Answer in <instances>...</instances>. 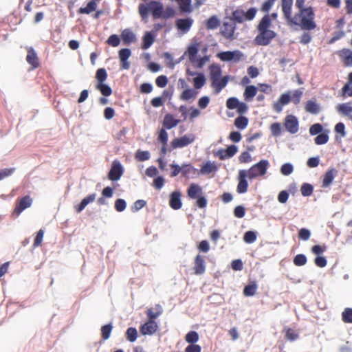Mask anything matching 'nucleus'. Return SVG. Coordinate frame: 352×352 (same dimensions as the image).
I'll return each mask as SVG.
<instances>
[{
    "mask_svg": "<svg viewBox=\"0 0 352 352\" xmlns=\"http://www.w3.org/2000/svg\"><path fill=\"white\" fill-rule=\"evenodd\" d=\"M287 23L299 26L303 30H315L317 25L315 22V12L313 8L309 6L305 10L298 11Z\"/></svg>",
    "mask_w": 352,
    "mask_h": 352,
    "instance_id": "obj_1",
    "label": "nucleus"
},
{
    "mask_svg": "<svg viewBox=\"0 0 352 352\" xmlns=\"http://www.w3.org/2000/svg\"><path fill=\"white\" fill-rule=\"evenodd\" d=\"M272 24L270 23L268 16H263L256 26L258 34L254 38V43L257 45H268L275 38L277 34L271 30Z\"/></svg>",
    "mask_w": 352,
    "mask_h": 352,
    "instance_id": "obj_2",
    "label": "nucleus"
},
{
    "mask_svg": "<svg viewBox=\"0 0 352 352\" xmlns=\"http://www.w3.org/2000/svg\"><path fill=\"white\" fill-rule=\"evenodd\" d=\"M164 6L162 3L157 1H151L146 3H140L138 6V12L142 21H147L149 13L153 19H159L162 16Z\"/></svg>",
    "mask_w": 352,
    "mask_h": 352,
    "instance_id": "obj_3",
    "label": "nucleus"
},
{
    "mask_svg": "<svg viewBox=\"0 0 352 352\" xmlns=\"http://www.w3.org/2000/svg\"><path fill=\"white\" fill-rule=\"evenodd\" d=\"M209 70L211 87L214 89V94H218L227 85L229 76L221 77L222 70L218 65L212 64L210 66Z\"/></svg>",
    "mask_w": 352,
    "mask_h": 352,
    "instance_id": "obj_4",
    "label": "nucleus"
},
{
    "mask_svg": "<svg viewBox=\"0 0 352 352\" xmlns=\"http://www.w3.org/2000/svg\"><path fill=\"white\" fill-rule=\"evenodd\" d=\"M269 166V162L267 160H262L257 164L253 165L249 170H246L248 178L254 179L259 176H263L266 173Z\"/></svg>",
    "mask_w": 352,
    "mask_h": 352,
    "instance_id": "obj_5",
    "label": "nucleus"
},
{
    "mask_svg": "<svg viewBox=\"0 0 352 352\" xmlns=\"http://www.w3.org/2000/svg\"><path fill=\"white\" fill-rule=\"evenodd\" d=\"M256 12L255 8H251L247 12L236 10L232 12V19L235 22L242 23L245 21H252L255 17Z\"/></svg>",
    "mask_w": 352,
    "mask_h": 352,
    "instance_id": "obj_6",
    "label": "nucleus"
},
{
    "mask_svg": "<svg viewBox=\"0 0 352 352\" xmlns=\"http://www.w3.org/2000/svg\"><path fill=\"white\" fill-rule=\"evenodd\" d=\"M235 30L236 24L232 19H230L229 21L223 23L220 29V33L225 38L232 41L235 38Z\"/></svg>",
    "mask_w": 352,
    "mask_h": 352,
    "instance_id": "obj_7",
    "label": "nucleus"
},
{
    "mask_svg": "<svg viewBox=\"0 0 352 352\" xmlns=\"http://www.w3.org/2000/svg\"><path fill=\"white\" fill-rule=\"evenodd\" d=\"M32 199L29 195L18 199L16 201L15 208L12 212V214L18 217L24 210L31 206Z\"/></svg>",
    "mask_w": 352,
    "mask_h": 352,
    "instance_id": "obj_8",
    "label": "nucleus"
},
{
    "mask_svg": "<svg viewBox=\"0 0 352 352\" xmlns=\"http://www.w3.org/2000/svg\"><path fill=\"white\" fill-rule=\"evenodd\" d=\"M195 140V135L192 133L185 135L181 138H175L170 142L171 147L175 149L183 148L190 144Z\"/></svg>",
    "mask_w": 352,
    "mask_h": 352,
    "instance_id": "obj_9",
    "label": "nucleus"
},
{
    "mask_svg": "<svg viewBox=\"0 0 352 352\" xmlns=\"http://www.w3.org/2000/svg\"><path fill=\"white\" fill-rule=\"evenodd\" d=\"M217 57L222 61L234 60V62H238L243 57V54L239 50L226 51L219 53Z\"/></svg>",
    "mask_w": 352,
    "mask_h": 352,
    "instance_id": "obj_10",
    "label": "nucleus"
},
{
    "mask_svg": "<svg viewBox=\"0 0 352 352\" xmlns=\"http://www.w3.org/2000/svg\"><path fill=\"white\" fill-rule=\"evenodd\" d=\"M122 174L123 168L120 162L118 160H114L109 172L108 178L111 181H117L120 179Z\"/></svg>",
    "mask_w": 352,
    "mask_h": 352,
    "instance_id": "obj_11",
    "label": "nucleus"
},
{
    "mask_svg": "<svg viewBox=\"0 0 352 352\" xmlns=\"http://www.w3.org/2000/svg\"><path fill=\"white\" fill-rule=\"evenodd\" d=\"M248 174L245 170H241L239 172L238 176V185L236 187V191L239 194H243L247 192L248 188V183L246 180Z\"/></svg>",
    "mask_w": 352,
    "mask_h": 352,
    "instance_id": "obj_12",
    "label": "nucleus"
},
{
    "mask_svg": "<svg viewBox=\"0 0 352 352\" xmlns=\"http://www.w3.org/2000/svg\"><path fill=\"white\" fill-rule=\"evenodd\" d=\"M284 126L290 133H296L298 131V121L293 115H288L285 119Z\"/></svg>",
    "mask_w": 352,
    "mask_h": 352,
    "instance_id": "obj_13",
    "label": "nucleus"
},
{
    "mask_svg": "<svg viewBox=\"0 0 352 352\" xmlns=\"http://www.w3.org/2000/svg\"><path fill=\"white\" fill-rule=\"evenodd\" d=\"M238 151V148L235 145H230L227 148L219 149L214 155L218 157L221 160L230 158L233 157Z\"/></svg>",
    "mask_w": 352,
    "mask_h": 352,
    "instance_id": "obj_14",
    "label": "nucleus"
},
{
    "mask_svg": "<svg viewBox=\"0 0 352 352\" xmlns=\"http://www.w3.org/2000/svg\"><path fill=\"white\" fill-rule=\"evenodd\" d=\"M193 271L196 275H201L206 271V263L204 257L200 254H197L193 262Z\"/></svg>",
    "mask_w": 352,
    "mask_h": 352,
    "instance_id": "obj_15",
    "label": "nucleus"
},
{
    "mask_svg": "<svg viewBox=\"0 0 352 352\" xmlns=\"http://www.w3.org/2000/svg\"><path fill=\"white\" fill-rule=\"evenodd\" d=\"M26 61L31 65L32 69H36L40 66L39 59L33 47L27 48Z\"/></svg>",
    "mask_w": 352,
    "mask_h": 352,
    "instance_id": "obj_16",
    "label": "nucleus"
},
{
    "mask_svg": "<svg viewBox=\"0 0 352 352\" xmlns=\"http://www.w3.org/2000/svg\"><path fill=\"white\" fill-rule=\"evenodd\" d=\"M291 101V96L289 93H285L280 95L279 99L277 102H274L273 104L274 110L280 113L283 110V107L289 103Z\"/></svg>",
    "mask_w": 352,
    "mask_h": 352,
    "instance_id": "obj_17",
    "label": "nucleus"
},
{
    "mask_svg": "<svg viewBox=\"0 0 352 352\" xmlns=\"http://www.w3.org/2000/svg\"><path fill=\"white\" fill-rule=\"evenodd\" d=\"M158 328L155 321L148 320L140 328V331L142 335L154 334Z\"/></svg>",
    "mask_w": 352,
    "mask_h": 352,
    "instance_id": "obj_18",
    "label": "nucleus"
},
{
    "mask_svg": "<svg viewBox=\"0 0 352 352\" xmlns=\"http://www.w3.org/2000/svg\"><path fill=\"white\" fill-rule=\"evenodd\" d=\"M192 23L193 20L191 18L179 19L176 21L175 25L178 30L186 33L190 30Z\"/></svg>",
    "mask_w": 352,
    "mask_h": 352,
    "instance_id": "obj_19",
    "label": "nucleus"
},
{
    "mask_svg": "<svg viewBox=\"0 0 352 352\" xmlns=\"http://www.w3.org/2000/svg\"><path fill=\"white\" fill-rule=\"evenodd\" d=\"M181 192L174 191L170 195L169 205L173 210H179L182 208Z\"/></svg>",
    "mask_w": 352,
    "mask_h": 352,
    "instance_id": "obj_20",
    "label": "nucleus"
},
{
    "mask_svg": "<svg viewBox=\"0 0 352 352\" xmlns=\"http://www.w3.org/2000/svg\"><path fill=\"white\" fill-rule=\"evenodd\" d=\"M337 175L338 170L336 168H329L323 176L322 186L323 188H327L329 186L332 184L334 178L336 177Z\"/></svg>",
    "mask_w": 352,
    "mask_h": 352,
    "instance_id": "obj_21",
    "label": "nucleus"
},
{
    "mask_svg": "<svg viewBox=\"0 0 352 352\" xmlns=\"http://www.w3.org/2000/svg\"><path fill=\"white\" fill-rule=\"evenodd\" d=\"M131 52L128 48L122 49L119 51V58L121 62V67L123 69H129L130 64L128 62V58L131 56Z\"/></svg>",
    "mask_w": 352,
    "mask_h": 352,
    "instance_id": "obj_22",
    "label": "nucleus"
},
{
    "mask_svg": "<svg viewBox=\"0 0 352 352\" xmlns=\"http://www.w3.org/2000/svg\"><path fill=\"white\" fill-rule=\"evenodd\" d=\"M293 5V0H282L281 8L283 13L284 18L288 23L292 18V9Z\"/></svg>",
    "mask_w": 352,
    "mask_h": 352,
    "instance_id": "obj_23",
    "label": "nucleus"
},
{
    "mask_svg": "<svg viewBox=\"0 0 352 352\" xmlns=\"http://www.w3.org/2000/svg\"><path fill=\"white\" fill-rule=\"evenodd\" d=\"M217 170L218 166L216 163L214 162L208 161L201 166L199 173L202 175H209L210 173L214 175Z\"/></svg>",
    "mask_w": 352,
    "mask_h": 352,
    "instance_id": "obj_24",
    "label": "nucleus"
},
{
    "mask_svg": "<svg viewBox=\"0 0 352 352\" xmlns=\"http://www.w3.org/2000/svg\"><path fill=\"white\" fill-rule=\"evenodd\" d=\"M96 197V195L95 193H92L82 199V200L78 205L74 206L76 212L77 213L81 212L88 204L95 201Z\"/></svg>",
    "mask_w": 352,
    "mask_h": 352,
    "instance_id": "obj_25",
    "label": "nucleus"
},
{
    "mask_svg": "<svg viewBox=\"0 0 352 352\" xmlns=\"http://www.w3.org/2000/svg\"><path fill=\"white\" fill-rule=\"evenodd\" d=\"M338 55L345 66L349 67L352 65L351 50L349 49H343L339 52Z\"/></svg>",
    "mask_w": 352,
    "mask_h": 352,
    "instance_id": "obj_26",
    "label": "nucleus"
},
{
    "mask_svg": "<svg viewBox=\"0 0 352 352\" xmlns=\"http://www.w3.org/2000/svg\"><path fill=\"white\" fill-rule=\"evenodd\" d=\"M187 194L190 199H197L202 195V188L197 184H191L188 188Z\"/></svg>",
    "mask_w": 352,
    "mask_h": 352,
    "instance_id": "obj_27",
    "label": "nucleus"
},
{
    "mask_svg": "<svg viewBox=\"0 0 352 352\" xmlns=\"http://www.w3.org/2000/svg\"><path fill=\"white\" fill-rule=\"evenodd\" d=\"M121 38L124 44L129 45L136 41V36L130 29H124L121 34Z\"/></svg>",
    "mask_w": 352,
    "mask_h": 352,
    "instance_id": "obj_28",
    "label": "nucleus"
},
{
    "mask_svg": "<svg viewBox=\"0 0 352 352\" xmlns=\"http://www.w3.org/2000/svg\"><path fill=\"white\" fill-rule=\"evenodd\" d=\"M155 41V34L152 32H146L142 37V49H148Z\"/></svg>",
    "mask_w": 352,
    "mask_h": 352,
    "instance_id": "obj_29",
    "label": "nucleus"
},
{
    "mask_svg": "<svg viewBox=\"0 0 352 352\" xmlns=\"http://www.w3.org/2000/svg\"><path fill=\"white\" fill-rule=\"evenodd\" d=\"M179 122V120H177L172 114L168 113L164 116L163 120V126L166 129H170L176 126Z\"/></svg>",
    "mask_w": 352,
    "mask_h": 352,
    "instance_id": "obj_30",
    "label": "nucleus"
},
{
    "mask_svg": "<svg viewBox=\"0 0 352 352\" xmlns=\"http://www.w3.org/2000/svg\"><path fill=\"white\" fill-rule=\"evenodd\" d=\"M197 94L198 91L194 89H186L180 94L179 99L183 101H187L195 98Z\"/></svg>",
    "mask_w": 352,
    "mask_h": 352,
    "instance_id": "obj_31",
    "label": "nucleus"
},
{
    "mask_svg": "<svg viewBox=\"0 0 352 352\" xmlns=\"http://www.w3.org/2000/svg\"><path fill=\"white\" fill-rule=\"evenodd\" d=\"M257 88L254 85H248L245 87L243 97L245 101H251L256 95Z\"/></svg>",
    "mask_w": 352,
    "mask_h": 352,
    "instance_id": "obj_32",
    "label": "nucleus"
},
{
    "mask_svg": "<svg viewBox=\"0 0 352 352\" xmlns=\"http://www.w3.org/2000/svg\"><path fill=\"white\" fill-rule=\"evenodd\" d=\"M198 47L199 43H194L190 45L187 49L188 58L191 63H195L196 61V56L199 51Z\"/></svg>",
    "mask_w": 352,
    "mask_h": 352,
    "instance_id": "obj_33",
    "label": "nucleus"
},
{
    "mask_svg": "<svg viewBox=\"0 0 352 352\" xmlns=\"http://www.w3.org/2000/svg\"><path fill=\"white\" fill-rule=\"evenodd\" d=\"M206 28L208 30H214L217 28L220 25V21L217 18V16H210L207 21L205 22Z\"/></svg>",
    "mask_w": 352,
    "mask_h": 352,
    "instance_id": "obj_34",
    "label": "nucleus"
},
{
    "mask_svg": "<svg viewBox=\"0 0 352 352\" xmlns=\"http://www.w3.org/2000/svg\"><path fill=\"white\" fill-rule=\"evenodd\" d=\"M97 8V3L89 1V2L87 4V6L85 8H80L78 10V14H89L91 12L95 11Z\"/></svg>",
    "mask_w": 352,
    "mask_h": 352,
    "instance_id": "obj_35",
    "label": "nucleus"
},
{
    "mask_svg": "<svg viewBox=\"0 0 352 352\" xmlns=\"http://www.w3.org/2000/svg\"><path fill=\"white\" fill-rule=\"evenodd\" d=\"M283 331L285 333V339L289 341L293 342L297 340L299 337L298 333L292 328L285 327Z\"/></svg>",
    "mask_w": 352,
    "mask_h": 352,
    "instance_id": "obj_36",
    "label": "nucleus"
},
{
    "mask_svg": "<svg viewBox=\"0 0 352 352\" xmlns=\"http://www.w3.org/2000/svg\"><path fill=\"white\" fill-rule=\"evenodd\" d=\"M205 83L206 78L202 73L198 74V75L193 78V86L195 88L194 89L195 90L201 89L202 87H204Z\"/></svg>",
    "mask_w": 352,
    "mask_h": 352,
    "instance_id": "obj_37",
    "label": "nucleus"
},
{
    "mask_svg": "<svg viewBox=\"0 0 352 352\" xmlns=\"http://www.w3.org/2000/svg\"><path fill=\"white\" fill-rule=\"evenodd\" d=\"M257 285L256 282H252L250 284L246 285L243 289V294L245 296H254L257 290Z\"/></svg>",
    "mask_w": 352,
    "mask_h": 352,
    "instance_id": "obj_38",
    "label": "nucleus"
},
{
    "mask_svg": "<svg viewBox=\"0 0 352 352\" xmlns=\"http://www.w3.org/2000/svg\"><path fill=\"white\" fill-rule=\"evenodd\" d=\"M305 110L312 114H317L320 111V107L316 102L308 100L305 104Z\"/></svg>",
    "mask_w": 352,
    "mask_h": 352,
    "instance_id": "obj_39",
    "label": "nucleus"
},
{
    "mask_svg": "<svg viewBox=\"0 0 352 352\" xmlns=\"http://www.w3.org/2000/svg\"><path fill=\"white\" fill-rule=\"evenodd\" d=\"M248 124V119L245 116H239L234 120V126L240 129H244Z\"/></svg>",
    "mask_w": 352,
    "mask_h": 352,
    "instance_id": "obj_40",
    "label": "nucleus"
},
{
    "mask_svg": "<svg viewBox=\"0 0 352 352\" xmlns=\"http://www.w3.org/2000/svg\"><path fill=\"white\" fill-rule=\"evenodd\" d=\"M96 88L99 90L104 96H109L112 94L111 88L104 82L98 83Z\"/></svg>",
    "mask_w": 352,
    "mask_h": 352,
    "instance_id": "obj_41",
    "label": "nucleus"
},
{
    "mask_svg": "<svg viewBox=\"0 0 352 352\" xmlns=\"http://www.w3.org/2000/svg\"><path fill=\"white\" fill-rule=\"evenodd\" d=\"M199 334L195 331H189L185 336V340L189 344H195L199 340Z\"/></svg>",
    "mask_w": 352,
    "mask_h": 352,
    "instance_id": "obj_42",
    "label": "nucleus"
},
{
    "mask_svg": "<svg viewBox=\"0 0 352 352\" xmlns=\"http://www.w3.org/2000/svg\"><path fill=\"white\" fill-rule=\"evenodd\" d=\"M112 329L111 324H107L101 327V336L103 340H106L109 338Z\"/></svg>",
    "mask_w": 352,
    "mask_h": 352,
    "instance_id": "obj_43",
    "label": "nucleus"
},
{
    "mask_svg": "<svg viewBox=\"0 0 352 352\" xmlns=\"http://www.w3.org/2000/svg\"><path fill=\"white\" fill-rule=\"evenodd\" d=\"M96 78L98 83H103L107 78V73L104 68H100L96 71Z\"/></svg>",
    "mask_w": 352,
    "mask_h": 352,
    "instance_id": "obj_44",
    "label": "nucleus"
},
{
    "mask_svg": "<svg viewBox=\"0 0 352 352\" xmlns=\"http://www.w3.org/2000/svg\"><path fill=\"white\" fill-rule=\"evenodd\" d=\"M126 337L129 342H135L138 337V331L136 329L133 327L128 328L126 332Z\"/></svg>",
    "mask_w": 352,
    "mask_h": 352,
    "instance_id": "obj_45",
    "label": "nucleus"
},
{
    "mask_svg": "<svg viewBox=\"0 0 352 352\" xmlns=\"http://www.w3.org/2000/svg\"><path fill=\"white\" fill-rule=\"evenodd\" d=\"M336 109L339 113L344 115H348L352 112V107L349 103L340 104Z\"/></svg>",
    "mask_w": 352,
    "mask_h": 352,
    "instance_id": "obj_46",
    "label": "nucleus"
},
{
    "mask_svg": "<svg viewBox=\"0 0 352 352\" xmlns=\"http://www.w3.org/2000/svg\"><path fill=\"white\" fill-rule=\"evenodd\" d=\"M342 319L345 323H352V309L346 308L342 314Z\"/></svg>",
    "mask_w": 352,
    "mask_h": 352,
    "instance_id": "obj_47",
    "label": "nucleus"
},
{
    "mask_svg": "<svg viewBox=\"0 0 352 352\" xmlns=\"http://www.w3.org/2000/svg\"><path fill=\"white\" fill-rule=\"evenodd\" d=\"M293 262L296 266H302L307 263V257L302 254H297L294 258Z\"/></svg>",
    "mask_w": 352,
    "mask_h": 352,
    "instance_id": "obj_48",
    "label": "nucleus"
},
{
    "mask_svg": "<svg viewBox=\"0 0 352 352\" xmlns=\"http://www.w3.org/2000/svg\"><path fill=\"white\" fill-rule=\"evenodd\" d=\"M300 192L305 197L310 196L313 192V186L309 184L305 183L301 186Z\"/></svg>",
    "mask_w": 352,
    "mask_h": 352,
    "instance_id": "obj_49",
    "label": "nucleus"
},
{
    "mask_svg": "<svg viewBox=\"0 0 352 352\" xmlns=\"http://www.w3.org/2000/svg\"><path fill=\"white\" fill-rule=\"evenodd\" d=\"M43 236H44V230L42 229L39 230L36 234V237L34 238V243H33L34 248L41 245Z\"/></svg>",
    "mask_w": 352,
    "mask_h": 352,
    "instance_id": "obj_50",
    "label": "nucleus"
},
{
    "mask_svg": "<svg viewBox=\"0 0 352 352\" xmlns=\"http://www.w3.org/2000/svg\"><path fill=\"white\" fill-rule=\"evenodd\" d=\"M239 102V100L236 98L231 97L227 100L226 107L229 109H236Z\"/></svg>",
    "mask_w": 352,
    "mask_h": 352,
    "instance_id": "obj_51",
    "label": "nucleus"
},
{
    "mask_svg": "<svg viewBox=\"0 0 352 352\" xmlns=\"http://www.w3.org/2000/svg\"><path fill=\"white\" fill-rule=\"evenodd\" d=\"M243 240L247 243H252L256 240V232L253 231H248L245 233Z\"/></svg>",
    "mask_w": 352,
    "mask_h": 352,
    "instance_id": "obj_52",
    "label": "nucleus"
},
{
    "mask_svg": "<svg viewBox=\"0 0 352 352\" xmlns=\"http://www.w3.org/2000/svg\"><path fill=\"white\" fill-rule=\"evenodd\" d=\"M135 158L140 162L146 161L150 158V153L146 151H143L138 150L135 153Z\"/></svg>",
    "mask_w": 352,
    "mask_h": 352,
    "instance_id": "obj_53",
    "label": "nucleus"
},
{
    "mask_svg": "<svg viewBox=\"0 0 352 352\" xmlns=\"http://www.w3.org/2000/svg\"><path fill=\"white\" fill-rule=\"evenodd\" d=\"M120 43V39L119 36L116 34L111 35L107 41V43L112 47L118 46Z\"/></svg>",
    "mask_w": 352,
    "mask_h": 352,
    "instance_id": "obj_54",
    "label": "nucleus"
},
{
    "mask_svg": "<svg viewBox=\"0 0 352 352\" xmlns=\"http://www.w3.org/2000/svg\"><path fill=\"white\" fill-rule=\"evenodd\" d=\"M329 140V136L327 133H321L314 139L315 143L318 145L326 144Z\"/></svg>",
    "mask_w": 352,
    "mask_h": 352,
    "instance_id": "obj_55",
    "label": "nucleus"
},
{
    "mask_svg": "<svg viewBox=\"0 0 352 352\" xmlns=\"http://www.w3.org/2000/svg\"><path fill=\"white\" fill-rule=\"evenodd\" d=\"M302 96V91L300 89H296L292 93L291 101H292L295 104H298L300 102Z\"/></svg>",
    "mask_w": 352,
    "mask_h": 352,
    "instance_id": "obj_56",
    "label": "nucleus"
},
{
    "mask_svg": "<svg viewBox=\"0 0 352 352\" xmlns=\"http://www.w3.org/2000/svg\"><path fill=\"white\" fill-rule=\"evenodd\" d=\"M270 130L272 132V134L274 136H279L281 134V125L278 122H274L271 124L270 126Z\"/></svg>",
    "mask_w": 352,
    "mask_h": 352,
    "instance_id": "obj_57",
    "label": "nucleus"
},
{
    "mask_svg": "<svg viewBox=\"0 0 352 352\" xmlns=\"http://www.w3.org/2000/svg\"><path fill=\"white\" fill-rule=\"evenodd\" d=\"M294 170L293 166L289 163H286L282 165L280 172L283 175H289Z\"/></svg>",
    "mask_w": 352,
    "mask_h": 352,
    "instance_id": "obj_58",
    "label": "nucleus"
},
{
    "mask_svg": "<svg viewBox=\"0 0 352 352\" xmlns=\"http://www.w3.org/2000/svg\"><path fill=\"white\" fill-rule=\"evenodd\" d=\"M126 203L122 199H118L115 201V209L118 212H122V211H124L125 210V208H126Z\"/></svg>",
    "mask_w": 352,
    "mask_h": 352,
    "instance_id": "obj_59",
    "label": "nucleus"
},
{
    "mask_svg": "<svg viewBox=\"0 0 352 352\" xmlns=\"http://www.w3.org/2000/svg\"><path fill=\"white\" fill-rule=\"evenodd\" d=\"M157 140L162 144H167L168 133L164 129H162L160 131Z\"/></svg>",
    "mask_w": 352,
    "mask_h": 352,
    "instance_id": "obj_60",
    "label": "nucleus"
},
{
    "mask_svg": "<svg viewBox=\"0 0 352 352\" xmlns=\"http://www.w3.org/2000/svg\"><path fill=\"white\" fill-rule=\"evenodd\" d=\"M155 83L160 88L165 87L168 84V78L164 75L159 76L155 80Z\"/></svg>",
    "mask_w": 352,
    "mask_h": 352,
    "instance_id": "obj_61",
    "label": "nucleus"
},
{
    "mask_svg": "<svg viewBox=\"0 0 352 352\" xmlns=\"http://www.w3.org/2000/svg\"><path fill=\"white\" fill-rule=\"evenodd\" d=\"M310 235V231L306 228H301L298 232V238L303 241H307Z\"/></svg>",
    "mask_w": 352,
    "mask_h": 352,
    "instance_id": "obj_62",
    "label": "nucleus"
},
{
    "mask_svg": "<svg viewBox=\"0 0 352 352\" xmlns=\"http://www.w3.org/2000/svg\"><path fill=\"white\" fill-rule=\"evenodd\" d=\"M164 185V179L162 176L156 177L153 182V186L157 189H161Z\"/></svg>",
    "mask_w": 352,
    "mask_h": 352,
    "instance_id": "obj_63",
    "label": "nucleus"
},
{
    "mask_svg": "<svg viewBox=\"0 0 352 352\" xmlns=\"http://www.w3.org/2000/svg\"><path fill=\"white\" fill-rule=\"evenodd\" d=\"M184 352H201V347L196 344H190L185 348Z\"/></svg>",
    "mask_w": 352,
    "mask_h": 352,
    "instance_id": "obj_64",
    "label": "nucleus"
}]
</instances>
